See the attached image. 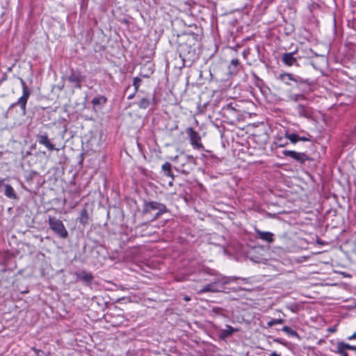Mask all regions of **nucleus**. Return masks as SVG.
<instances>
[{"mask_svg": "<svg viewBox=\"0 0 356 356\" xmlns=\"http://www.w3.org/2000/svg\"><path fill=\"white\" fill-rule=\"evenodd\" d=\"M48 223L50 229L59 237L62 238H67L68 237V232L60 220L49 216Z\"/></svg>", "mask_w": 356, "mask_h": 356, "instance_id": "nucleus-1", "label": "nucleus"}, {"mask_svg": "<svg viewBox=\"0 0 356 356\" xmlns=\"http://www.w3.org/2000/svg\"><path fill=\"white\" fill-rule=\"evenodd\" d=\"M152 211H157L154 219L159 218L163 213L168 211L166 206L162 203L155 201L145 202L143 213L146 214L152 212Z\"/></svg>", "mask_w": 356, "mask_h": 356, "instance_id": "nucleus-2", "label": "nucleus"}, {"mask_svg": "<svg viewBox=\"0 0 356 356\" xmlns=\"http://www.w3.org/2000/svg\"><path fill=\"white\" fill-rule=\"evenodd\" d=\"M19 80L22 87L23 95L22 97L19 98L18 101L16 103L13 104V106L19 105L21 107L23 113H25L26 105L27 103V100L31 95V90L26 86V82L22 78H19Z\"/></svg>", "mask_w": 356, "mask_h": 356, "instance_id": "nucleus-3", "label": "nucleus"}, {"mask_svg": "<svg viewBox=\"0 0 356 356\" xmlns=\"http://www.w3.org/2000/svg\"><path fill=\"white\" fill-rule=\"evenodd\" d=\"M19 80L22 87L23 95L22 97L19 98L18 101L16 103L13 104V106L19 105L21 107L23 113H25L26 105L27 103V100L31 95V90L26 86V82L22 78H19Z\"/></svg>", "mask_w": 356, "mask_h": 356, "instance_id": "nucleus-4", "label": "nucleus"}, {"mask_svg": "<svg viewBox=\"0 0 356 356\" xmlns=\"http://www.w3.org/2000/svg\"><path fill=\"white\" fill-rule=\"evenodd\" d=\"M186 133L189 136L191 144L195 149H203L204 146L201 143V137L199 134L195 131L192 127H188L186 129Z\"/></svg>", "mask_w": 356, "mask_h": 356, "instance_id": "nucleus-5", "label": "nucleus"}, {"mask_svg": "<svg viewBox=\"0 0 356 356\" xmlns=\"http://www.w3.org/2000/svg\"><path fill=\"white\" fill-rule=\"evenodd\" d=\"M286 78H289V80H291L296 83H306L309 86L312 85V81H310L309 79H302L298 76H294L293 74L290 73L281 74L279 76V79L282 81L284 82L287 85H290V83L286 81Z\"/></svg>", "mask_w": 356, "mask_h": 356, "instance_id": "nucleus-6", "label": "nucleus"}, {"mask_svg": "<svg viewBox=\"0 0 356 356\" xmlns=\"http://www.w3.org/2000/svg\"><path fill=\"white\" fill-rule=\"evenodd\" d=\"M282 154L285 156H289L300 163H304L306 161L309 160V156L305 153L297 152L293 150H284Z\"/></svg>", "mask_w": 356, "mask_h": 356, "instance_id": "nucleus-7", "label": "nucleus"}, {"mask_svg": "<svg viewBox=\"0 0 356 356\" xmlns=\"http://www.w3.org/2000/svg\"><path fill=\"white\" fill-rule=\"evenodd\" d=\"M36 140L39 144L45 146L50 151H53V150L58 151L59 150L58 149L55 147L54 145L51 143L50 140L49 139L47 133L38 135L36 136Z\"/></svg>", "mask_w": 356, "mask_h": 356, "instance_id": "nucleus-8", "label": "nucleus"}, {"mask_svg": "<svg viewBox=\"0 0 356 356\" xmlns=\"http://www.w3.org/2000/svg\"><path fill=\"white\" fill-rule=\"evenodd\" d=\"M256 237L268 243L274 241V234L270 232H264L256 229Z\"/></svg>", "mask_w": 356, "mask_h": 356, "instance_id": "nucleus-9", "label": "nucleus"}, {"mask_svg": "<svg viewBox=\"0 0 356 356\" xmlns=\"http://www.w3.org/2000/svg\"><path fill=\"white\" fill-rule=\"evenodd\" d=\"M337 352L341 355V356H349L348 354L346 352V349L353 350L356 349V346H351L348 343L344 342H338L336 345Z\"/></svg>", "mask_w": 356, "mask_h": 356, "instance_id": "nucleus-10", "label": "nucleus"}, {"mask_svg": "<svg viewBox=\"0 0 356 356\" xmlns=\"http://www.w3.org/2000/svg\"><path fill=\"white\" fill-rule=\"evenodd\" d=\"M294 54L295 52L283 54L282 58V62L288 66L298 65L297 58L294 56Z\"/></svg>", "mask_w": 356, "mask_h": 356, "instance_id": "nucleus-11", "label": "nucleus"}, {"mask_svg": "<svg viewBox=\"0 0 356 356\" xmlns=\"http://www.w3.org/2000/svg\"><path fill=\"white\" fill-rule=\"evenodd\" d=\"M5 190H4V195L10 200H17L18 197L17 193H15L14 188L12 187L10 184H4L3 185Z\"/></svg>", "mask_w": 356, "mask_h": 356, "instance_id": "nucleus-12", "label": "nucleus"}, {"mask_svg": "<svg viewBox=\"0 0 356 356\" xmlns=\"http://www.w3.org/2000/svg\"><path fill=\"white\" fill-rule=\"evenodd\" d=\"M296 110L298 113V115L301 117L309 118L312 115L311 109L308 107H305L302 104H298L297 106Z\"/></svg>", "mask_w": 356, "mask_h": 356, "instance_id": "nucleus-13", "label": "nucleus"}, {"mask_svg": "<svg viewBox=\"0 0 356 356\" xmlns=\"http://www.w3.org/2000/svg\"><path fill=\"white\" fill-rule=\"evenodd\" d=\"M67 79L70 82L76 83L77 88H81V77L80 73L72 72Z\"/></svg>", "mask_w": 356, "mask_h": 356, "instance_id": "nucleus-14", "label": "nucleus"}, {"mask_svg": "<svg viewBox=\"0 0 356 356\" xmlns=\"http://www.w3.org/2000/svg\"><path fill=\"white\" fill-rule=\"evenodd\" d=\"M238 330L234 328L231 325H227L225 329L222 330L220 332V337L221 339L227 338L234 332H237Z\"/></svg>", "mask_w": 356, "mask_h": 356, "instance_id": "nucleus-15", "label": "nucleus"}, {"mask_svg": "<svg viewBox=\"0 0 356 356\" xmlns=\"http://www.w3.org/2000/svg\"><path fill=\"white\" fill-rule=\"evenodd\" d=\"M219 291L218 289L216 286V283H210L205 286H204L200 291H198L199 294L207 293V292H218Z\"/></svg>", "mask_w": 356, "mask_h": 356, "instance_id": "nucleus-16", "label": "nucleus"}, {"mask_svg": "<svg viewBox=\"0 0 356 356\" xmlns=\"http://www.w3.org/2000/svg\"><path fill=\"white\" fill-rule=\"evenodd\" d=\"M89 216L88 211L86 208L83 209L80 212L79 222L83 225L86 226L88 223Z\"/></svg>", "mask_w": 356, "mask_h": 356, "instance_id": "nucleus-17", "label": "nucleus"}, {"mask_svg": "<svg viewBox=\"0 0 356 356\" xmlns=\"http://www.w3.org/2000/svg\"><path fill=\"white\" fill-rule=\"evenodd\" d=\"M154 97H152V99L146 98V97H143L138 103V105L139 108L145 109V108H148L149 106V105L154 102Z\"/></svg>", "mask_w": 356, "mask_h": 356, "instance_id": "nucleus-18", "label": "nucleus"}, {"mask_svg": "<svg viewBox=\"0 0 356 356\" xmlns=\"http://www.w3.org/2000/svg\"><path fill=\"white\" fill-rule=\"evenodd\" d=\"M162 170L165 176L170 177L174 180V175L171 171V164L168 162H165L162 165Z\"/></svg>", "mask_w": 356, "mask_h": 356, "instance_id": "nucleus-19", "label": "nucleus"}, {"mask_svg": "<svg viewBox=\"0 0 356 356\" xmlns=\"http://www.w3.org/2000/svg\"><path fill=\"white\" fill-rule=\"evenodd\" d=\"M79 277L85 282L90 283L93 280V276L90 273H87L86 271L81 272L79 275Z\"/></svg>", "mask_w": 356, "mask_h": 356, "instance_id": "nucleus-20", "label": "nucleus"}, {"mask_svg": "<svg viewBox=\"0 0 356 356\" xmlns=\"http://www.w3.org/2000/svg\"><path fill=\"white\" fill-rule=\"evenodd\" d=\"M285 137L289 139L292 143H296L299 141V136L295 133H289L288 131L285 134Z\"/></svg>", "mask_w": 356, "mask_h": 356, "instance_id": "nucleus-21", "label": "nucleus"}, {"mask_svg": "<svg viewBox=\"0 0 356 356\" xmlns=\"http://www.w3.org/2000/svg\"><path fill=\"white\" fill-rule=\"evenodd\" d=\"M282 331L288 334L289 336L296 337L297 338L300 337L297 332L293 330L289 326H284L282 328Z\"/></svg>", "mask_w": 356, "mask_h": 356, "instance_id": "nucleus-22", "label": "nucleus"}, {"mask_svg": "<svg viewBox=\"0 0 356 356\" xmlns=\"http://www.w3.org/2000/svg\"><path fill=\"white\" fill-rule=\"evenodd\" d=\"M106 102V98L104 96L95 97L92 100V104L95 106L99 105V104H104Z\"/></svg>", "mask_w": 356, "mask_h": 356, "instance_id": "nucleus-23", "label": "nucleus"}, {"mask_svg": "<svg viewBox=\"0 0 356 356\" xmlns=\"http://www.w3.org/2000/svg\"><path fill=\"white\" fill-rule=\"evenodd\" d=\"M284 320L282 318L272 319L267 323V326L268 327H271L273 325H277V324H282V323H284Z\"/></svg>", "mask_w": 356, "mask_h": 356, "instance_id": "nucleus-24", "label": "nucleus"}, {"mask_svg": "<svg viewBox=\"0 0 356 356\" xmlns=\"http://www.w3.org/2000/svg\"><path fill=\"white\" fill-rule=\"evenodd\" d=\"M142 80L141 79L138 78V77H135L134 79V81H133V85L134 86V90H135V92H136L138 90V88L140 85V83H141Z\"/></svg>", "mask_w": 356, "mask_h": 356, "instance_id": "nucleus-25", "label": "nucleus"}, {"mask_svg": "<svg viewBox=\"0 0 356 356\" xmlns=\"http://www.w3.org/2000/svg\"><path fill=\"white\" fill-rule=\"evenodd\" d=\"M222 111L225 112H234L236 111L235 108L233 106L232 103H229L222 108Z\"/></svg>", "mask_w": 356, "mask_h": 356, "instance_id": "nucleus-26", "label": "nucleus"}, {"mask_svg": "<svg viewBox=\"0 0 356 356\" xmlns=\"http://www.w3.org/2000/svg\"><path fill=\"white\" fill-rule=\"evenodd\" d=\"M303 96L301 95H294L291 97V99L295 102H298L300 99H303Z\"/></svg>", "mask_w": 356, "mask_h": 356, "instance_id": "nucleus-27", "label": "nucleus"}, {"mask_svg": "<svg viewBox=\"0 0 356 356\" xmlns=\"http://www.w3.org/2000/svg\"><path fill=\"white\" fill-rule=\"evenodd\" d=\"M222 311V309L220 307H213L211 310V312L216 314H220L221 312Z\"/></svg>", "mask_w": 356, "mask_h": 356, "instance_id": "nucleus-28", "label": "nucleus"}, {"mask_svg": "<svg viewBox=\"0 0 356 356\" xmlns=\"http://www.w3.org/2000/svg\"><path fill=\"white\" fill-rule=\"evenodd\" d=\"M33 349L35 351V353L37 354V356H46L44 352L38 350L36 348H33Z\"/></svg>", "mask_w": 356, "mask_h": 356, "instance_id": "nucleus-29", "label": "nucleus"}, {"mask_svg": "<svg viewBox=\"0 0 356 356\" xmlns=\"http://www.w3.org/2000/svg\"><path fill=\"white\" fill-rule=\"evenodd\" d=\"M238 65H239V60L237 58L232 59L231 60V65L234 66V67H238Z\"/></svg>", "mask_w": 356, "mask_h": 356, "instance_id": "nucleus-30", "label": "nucleus"}, {"mask_svg": "<svg viewBox=\"0 0 356 356\" xmlns=\"http://www.w3.org/2000/svg\"><path fill=\"white\" fill-rule=\"evenodd\" d=\"M299 141H309L310 140L309 138H307V137H305V136H299Z\"/></svg>", "mask_w": 356, "mask_h": 356, "instance_id": "nucleus-31", "label": "nucleus"}, {"mask_svg": "<svg viewBox=\"0 0 356 356\" xmlns=\"http://www.w3.org/2000/svg\"><path fill=\"white\" fill-rule=\"evenodd\" d=\"M356 339V332H355L353 334H352L351 336H350L348 337L349 340H352V339Z\"/></svg>", "mask_w": 356, "mask_h": 356, "instance_id": "nucleus-32", "label": "nucleus"}, {"mask_svg": "<svg viewBox=\"0 0 356 356\" xmlns=\"http://www.w3.org/2000/svg\"><path fill=\"white\" fill-rule=\"evenodd\" d=\"M3 181H4V179H0V191H1L2 187H3V185H4Z\"/></svg>", "mask_w": 356, "mask_h": 356, "instance_id": "nucleus-33", "label": "nucleus"}, {"mask_svg": "<svg viewBox=\"0 0 356 356\" xmlns=\"http://www.w3.org/2000/svg\"><path fill=\"white\" fill-rule=\"evenodd\" d=\"M270 356H280L276 352H273L270 354Z\"/></svg>", "mask_w": 356, "mask_h": 356, "instance_id": "nucleus-34", "label": "nucleus"}, {"mask_svg": "<svg viewBox=\"0 0 356 356\" xmlns=\"http://www.w3.org/2000/svg\"><path fill=\"white\" fill-rule=\"evenodd\" d=\"M135 92L133 93V94H131L128 96V99H131L134 97V95H135Z\"/></svg>", "mask_w": 356, "mask_h": 356, "instance_id": "nucleus-35", "label": "nucleus"}, {"mask_svg": "<svg viewBox=\"0 0 356 356\" xmlns=\"http://www.w3.org/2000/svg\"><path fill=\"white\" fill-rule=\"evenodd\" d=\"M184 299V300H186V301H189V300H191V298H190V297H188V296H185Z\"/></svg>", "mask_w": 356, "mask_h": 356, "instance_id": "nucleus-36", "label": "nucleus"}, {"mask_svg": "<svg viewBox=\"0 0 356 356\" xmlns=\"http://www.w3.org/2000/svg\"><path fill=\"white\" fill-rule=\"evenodd\" d=\"M280 147H284V144H283V143H279L278 145Z\"/></svg>", "mask_w": 356, "mask_h": 356, "instance_id": "nucleus-37", "label": "nucleus"}, {"mask_svg": "<svg viewBox=\"0 0 356 356\" xmlns=\"http://www.w3.org/2000/svg\"><path fill=\"white\" fill-rule=\"evenodd\" d=\"M172 181H173V180L172 179V181H170L169 182V185H170V186H172Z\"/></svg>", "mask_w": 356, "mask_h": 356, "instance_id": "nucleus-38", "label": "nucleus"}, {"mask_svg": "<svg viewBox=\"0 0 356 356\" xmlns=\"http://www.w3.org/2000/svg\"><path fill=\"white\" fill-rule=\"evenodd\" d=\"M252 259L254 262H256V263L259 262L258 260H254V259Z\"/></svg>", "mask_w": 356, "mask_h": 356, "instance_id": "nucleus-39", "label": "nucleus"}, {"mask_svg": "<svg viewBox=\"0 0 356 356\" xmlns=\"http://www.w3.org/2000/svg\"><path fill=\"white\" fill-rule=\"evenodd\" d=\"M286 81H288L289 83L290 80H289V78H286Z\"/></svg>", "mask_w": 356, "mask_h": 356, "instance_id": "nucleus-40", "label": "nucleus"}]
</instances>
